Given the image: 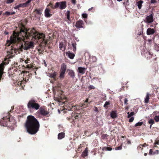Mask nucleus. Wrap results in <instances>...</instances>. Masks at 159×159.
<instances>
[{"label": "nucleus", "mask_w": 159, "mask_h": 159, "mask_svg": "<svg viewBox=\"0 0 159 159\" xmlns=\"http://www.w3.org/2000/svg\"><path fill=\"white\" fill-rule=\"evenodd\" d=\"M30 36H32L33 38L37 39L41 43H43L45 44L47 43L44 34L39 33L34 28L27 30L23 28L20 29L19 33L14 32L13 35L10 37V40L7 41L6 45L9 46L11 43H15L22 41L24 43L21 46L24 49L27 50L33 48L34 43L33 42L25 41V38L29 39Z\"/></svg>", "instance_id": "f257e3e1"}, {"label": "nucleus", "mask_w": 159, "mask_h": 159, "mask_svg": "<svg viewBox=\"0 0 159 159\" xmlns=\"http://www.w3.org/2000/svg\"><path fill=\"white\" fill-rule=\"evenodd\" d=\"M25 127L27 132L29 134H34L38 131L39 125L36 118L32 116H29L27 117Z\"/></svg>", "instance_id": "f03ea898"}, {"label": "nucleus", "mask_w": 159, "mask_h": 159, "mask_svg": "<svg viewBox=\"0 0 159 159\" xmlns=\"http://www.w3.org/2000/svg\"><path fill=\"white\" fill-rule=\"evenodd\" d=\"M27 106L29 108H32L36 110L39 109L40 107V105L39 104L36 103L35 101L33 100L29 101L28 103Z\"/></svg>", "instance_id": "7ed1b4c3"}, {"label": "nucleus", "mask_w": 159, "mask_h": 159, "mask_svg": "<svg viewBox=\"0 0 159 159\" xmlns=\"http://www.w3.org/2000/svg\"><path fill=\"white\" fill-rule=\"evenodd\" d=\"M66 1L57 2L55 4L54 7H52L53 8H58L60 9H65L66 7Z\"/></svg>", "instance_id": "20e7f679"}, {"label": "nucleus", "mask_w": 159, "mask_h": 159, "mask_svg": "<svg viewBox=\"0 0 159 159\" xmlns=\"http://www.w3.org/2000/svg\"><path fill=\"white\" fill-rule=\"evenodd\" d=\"M66 69V66L64 63L62 64L61 66L59 77L61 79L64 78L65 76V74Z\"/></svg>", "instance_id": "39448f33"}, {"label": "nucleus", "mask_w": 159, "mask_h": 159, "mask_svg": "<svg viewBox=\"0 0 159 159\" xmlns=\"http://www.w3.org/2000/svg\"><path fill=\"white\" fill-rule=\"evenodd\" d=\"M144 21L145 23L148 24L151 23L153 21V16L152 14L146 17Z\"/></svg>", "instance_id": "423d86ee"}, {"label": "nucleus", "mask_w": 159, "mask_h": 159, "mask_svg": "<svg viewBox=\"0 0 159 159\" xmlns=\"http://www.w3.org/2000/svg\"><path fill=\"white\" fill-rule=\"evenodd\" d=\"M155 31L156 30L154 29L149 28L147 30V34L148 35L153 34L154 33Z\"/></svg>", "instance_id": "0eeeda50"}, {"label": "nucleus", "mask_w": 159, "mask_h": 159, "mask_svg": "<svg viewBox=\"0 0 159 159\" xmlns=\"http://www.w3.org/2000/svg\"><path fill=\"white\" fill-rule=\"evenodd\" d=\"M50 10L48 8H47L45 10V16L47 17H49L52 15V14L50 13Z\"/></svg>", "instance_id": "6e6552de"}, {"label": "nucleus", "mask_w": 159, "mask_h": 159, "mask_svg": "<svg viewBox=\"0 0 159 159\" xmlns=\"http://www.w3.org/2000/svg\"><path fill=\"white\" fill-rule=\"evenodd\" d=\"M78 72L81 74H84L86 70V68L81 67H79L78 69Z\"/></svg>", "instance_id": "1a4fd4ad"}, {"label": "nucleus", "mask_w": 159, "mask_h": 159, "mask_svg": "<svg viewBox=\"0 0 159 159\" xmlns=\"http://www.w3.org/2000/svg\"><path fill=\"white\" fill-rule=\"evenodd\" d=\"M5 63H2L0 65V80L3 74V71L4 67V65Z\"/></svg>", "instance_id": "9d476101"}, {"label": "nucleus", "mask_w": 159, "mask_h": 159, "mask_svg": "<svg viewBox=\"0 0 159 159\" xmlns=\"http://www.w3.org/2000/svg\"><path fill=\"white\" fill-rule=\"evenodd\" d=\"M66 54L68 57H69L70 58L72 59H73L75 56L74 54L71 52L69 51L66 52Z\"/></svg>", "instance_id": "9b49d317"}, {"label": "nucleus", "mask_w": 159, "mask_h": 159, "mask_svg": "<svg viewBox=\"0 0 159 159\" xmlns=\"http://www.w3.org/2000/svg\"><path fill=\"white\" fill-rule=\"evenodd\" d=\"M83 22L82 20H80L79 21H78L76 22L75 26L78 28L83 27Z\"/></svg>", "instance_id": "f8f14e48"}, {"label": "nucleus", "mask_w": 159, "mask_h": 159, "mask_svg": "<svg viewBox=\"0 0 159 159\" xmlns=\"http://www.w3.org/2000/svg\"><path fill=\"white\" fill-rule=\"evenodd\" d=\"M57 73L56 72H54L53 73L48 74V75L49 77L52 78L54 80H55L56 76L57 75Z\"/></svg>", "instance_id": "ddd939ff"}, {"label": "nucleus", "mask_w": 159, "mask_h": 159, "mask_svg": "<svg viewBox=\"0 0 159 159\" xmlns=\"http://www.w3.org/2000/svg\"><path fill=\"white\" fill-rule=\"evenodd\" d=\"M68 75L72 78H74L75 76V73L72 70H69Z\"/></svg>", "instance_id": "4468645a"}, {"label": "nucleus", "mask_w": 159, "mask_h": 159, "mask_svg": "<svg viewBox=\"0 0 159 159\" xmlns=\"http://www.w3.org/2000/svg\"><path fill=\"white\" fill-rule=\"evenodd\" d=\"M40 113L43 115L46 116L48 114V113L45 110L43 109H40Z\"/></svg>", "instance_id": "2eb2a0df"}, {"label": "nucleus", "mask_w": 159, "mask_h": 159, "mask_svg": "<svg viewBox=\"0 0 159 159\" xmlns=\"http://www.w3.org/2000/svg\"><path fill=\"white\" fill-rule=\"evenodd\" d=\"M111 117L112 118H114L116 117L117 114L116 111H112L111 113Z\"/></svg>", "instance_id": "dca6fc26"}, {"label": "nucleus", "mask_w": 159, "mask_h": 159, "mask_svg": "<svg viewBox=\"0 0 159 159\" xmlns=\"http://www.w3.org/2000/svg\"><path fill=\"white\" fill-rule=\"evenodd\" d=\"M143 2L141 0H140L137 2V6L139 9H141L142 6V4Z\"/></svg>", "instance_id": "f3484780"}, {"label": "nucleus", "mask_w": 159, "mask_h": 159, "mask_svg": "<svg viewBox=\"0 0 159 159\" xmlns=\"http://www.w3.org/2000/svg\"><path fill=\"white\" fill-rule=\"evenodd\" d=\"M65 136V133H61L58 134V138L59 139H61L63 138Z\"/></svg>", "instance_id": "a211bd4d"}, {"label": "nucleus", "mask_w": 159, "mask_h": 159, "mask_svg": "<svg viewBox=\"0 0 159 159\" xmlns=\"http://www.w3.org/2000/svg\"><path fill=\"white\" fill-rule=\"evenodd\" d=\"M149 93H147L146 97L145 98L144 100L145 102L146 103H148V102L149 100Z\"/></svg>", "instance_id": "6ab92c4d"}, {"label": "nucleus", "mask_w": 159, "mask_h": 159, "mask_svg": "<svg viewBox=\"0 0 159 159\" xmlns=\"http://www.w3.org/2000/svg\"><path fill=\"white\" fill-rule=\"evenodd\" d=\"M88 150L87 148H86L85 150L83 152L82 156L83 157H85L87 156Z\"/></svg>", "instance_id": "aec40b11"}, {"label": "nucleus", "mask_w": 159, "mask_h": 159, "mask_svg": "<svg viewBox=\"0 0 159 159\" xmlns=\"http://www.w3.org/2000/svg\"><path fill=\"white\" fill-rule=\"evenodd\" d=\"M25 4H19V5L15 6L14 7V9H17L18 8H19L20 7H25Z\"/></svg>", "instance_id": "412c9836"}, {"label": "nucleus", "mask_w": 159, "mask_h": 159, "mask_svg": "<svg viewBox=\"0 0 159 159\" xmlns=\"http://www.w3.org/2000/svg\"><path fill=\"white\" fill-rule=\"evenodd\" d=\"M70 12L69 11H67L66 13V16H67V19L69 21H68V23H70Z\"/></svg>", "instance_id": "4be33fe9"}, {"label": "nucleus", "mask_w": 159, "mask_h": 159, "mask_svg": "<svg viewBox=\"0 0 159 159\" xmlns=\"http://www.w3.org/2000/svg\"><path fill=\"white\" fill-rule=\"evenodd\" d=\"M127 113L128 114V118L131 117L134 114V112H131L130 113L129 112H128Z\"/></svg>", "instance_id": "5701e85b"}, {"label": "nucleus", "mask_w": 159, "mask_h": 159, "mask_svg": "<svg viewBox=\"0 0 159 159\" xmlns=\"http://www.w3.org/2000/svg\"><path fill=\"white\" fill-rule=\"evenodd\" d=\"M148 123L151 125H152L154 123V120L152 119H150L148 121Z\"/></svg>", "instance_id": "b1692460"}, {"label": "nucleus", "mask_w": 159, "mask_h": 159, "mask_svg": "<svg viewBox=\"0 0 159 159\" xmlns=\"http://www.w3.org/2000/svg\"><path fill=\"white\" fill-rule=\"evenodd\" d=\"M154 120L156 122L159 121V116H155L154 118Z\"/></svg>", "instance_id": "393cba45"}, {"label": "nucleus", "mask_w": 159, "mask_h": 159, "mask_svg": "<svg viewBox=\"0 0 159 159\" xmlns=\"http://www.w3.org/2000/svg\"><path fill=\"white\" fill-rule=\"evenodd\" d=\"M143 124V123L142 122H139L137 123L135 125V126H141V125Z\"/></svg>", "instance_id": "a878e982"}, {"label": "nucleus", "mask_w": 159, "mask_h": 159, "mask_svg": "<svg viewBox=\"0 0 159 159\" xmlns=\"http://www.w3.org/2000/svg\"><path fill=\"white\" fill-rule=\"evenodd\" d=\"M15 0H7L6 1L7 4H10L14 2Z\"/></svg>", "instance_id": "bb28decb"}, {"label": "nucleus", "mask_w": 159, "mask_h": 159, "mask_svg": "<svg viewBox=\"0 0 159 159\" xmlns=\"http://www.w3.org/2000/svg\"><path fill=\"white\" fill-rule=\"evenodd\" d=\"M63 47V43H60L59 45V47L60 48V49H61Z\"/></svg>", "instance_id": "cd10ccee"}, {"label": "nucleus", "mask_w": 159, "mask_h": 159, "mask_svg": "<svg viewBox=\"0 0 159 159\" xmlns=\"http://www.w3.org/2000/svg\"><path fill=\"white\" fill-rule=\"evenodd\" d=\"M4 14L6 15L7 16H9L11 15V12L9 11H6Z\"/></svg>", "instance_id": "c85d7f7f"}, {"label": "nucleus", "mask_w": 159, "mask_h": 159, "mask_svg": "<svg viewBox=\"0 0 159 159\" xmlns=\"http://www.w3.org/2000/svg\"><path fill=\"white\" fill-rule=\"evenodd\" d=\"M122 147L121 146H120L119 147L116 148L115 150H121L122 149Z\"/></svg>", "instance_id": "c756f323"}, {"label": "nucleus", "mask_w": 159, "mask_h": 159, "mask_svg": "<svg viewBox=\"0 0 159 159\" xmlns=\"http://www.w3.org/2000/svg\"><path fill=\"white\" fill-rule=\"evenodd\" d=\"M110 104V103L108 102H106L104 105V107H106L107 105H109Z\"/></svg>", "instance_id": "7c9ffc66"}, {"label": "nucleus", "mask_w": 159, "mask_h": 159, "mask_svg": "<svg viewBox=\"0 0 159 159\" xmlns=\"http://www.w3.org/2000/svg\"><path fill=\"white\" fill-rule=\"evenodd\" d=\"M82 16V17L84 18H86L87 17V15L85 13L83 14Z\"/></svg>", "instance_id": "2f4dec72"}, {"label": "nucleus", "mask_w": 159, "mask_h": 159, "mask_svg": "<svg viewBox=\"0 0 159 159\" xmlns=\"http://www.w3.org/2000/svg\"><path fill=\"white\" fill-rule=\"evenodd\" d=\"M134 120V117H132L130 118L129 120V122H132Z\"/></svg>", "instance_id": "473e14b6"}, {"label": "nucleus", "mask_w": 159, "mask_h": 159, "mask_svg": "<svg viewBox=\"0 0 159 159\" xmlns=\"http://www.w3.org/2000/svg\"><path fill=\"white\" fill-rule=\"evenodd\" d=\"M73 47V51H75L76 50V46L74 44H72Z\"/></svg>", "instance_id": "72a5a7b5"}, {"label": "nucleus", "mask_w": 159, "mask_h": 159, "mask_svg": "<svg viewBox=\"0 0 159 159\" xmlns=\"http://www.w3.org/2000/svg\"><path fill=\"white\" fill-rule=\"evenodd\" d=\"M50 6L51 7L52 9H55V8H53V7H54L53 6V5H52V4L51 3H50L47 6V7H48V6Z\"/></svg>", "instance_id": "f704fd0d"}, {"label": "nucleus", "mask_w": 159, "mask_h": 159, "mask_svg": "<svg viewBox=\"0 0 159 159\" xmlns=\"http://www.w3.org/2000/svg\"><path fill=\"white\" fill-rule=\"evenodd\" d=\"M128 101V100L127 98H125L124 101V103L125 104H127V102Z\"/></svg>", "instance_id": "c9c22d12"}, {"label": "nucleus", "mask_w": 159, "mask_h": 159, "mask_svg": "<svg viewBox=\"0 0 159 159\" xmlns=\"http://www.w3.org/2000/svg\"><path fill=\"white\" fill-rule=\"evenodd\" d=\"M88 99H87L84 102V103H86V102H87L88 101ZM85 103H84V104H83L82 106H81V107H83L84 105H85Z\"/></svg>", "instance_id": "e433bc0d"}, {"label": "nucleus", "mask_w": 159, "mask_h": 159, "mask_svg": "<svg viewBox=\"0 0 159 159\" xmlns=\"http://www.w3.org/2000/svg\"><path fill=\"white\" fill-rule=\"evenodd\" d=\"M107 150L110 151L112 150V148H111L107 147Z\"/></svg>", "instance_id": "4c0bfd02"}, {"label": "nucleus", "mask_w": 159, "mask_h": 159, "mask_svg": "<svg viewBox=\"0 0 159 159\" xmlns=\"http://www.w3.org/2000/svg\"><path fill=\"white\" fill-rule=\"evenodd\" d=\"M92 58L93 59V61H96V57H95V56H94V57H92Z\"/></svg>", "instance_id": "58836bf2"}, {"label": "nucleus", "mask_w": 159, "mask_h": 159, "mask_svg": "<svg viewBox=\"0 0 159 159\" xmlns=\"http://www.w3.org/2000/svg\"><path fill=\"white\" fill-rule=\"evenodd\" d=\"M29 61H30L29 60H25V62L27 64V63H29Z\"/></svg>", "instance_id": "ea45409f"}, {"label": "nucleus", "mask_w": 159, "mask_h": 159, "mask_svg": "<svg viewBox=\"0 0 159 159\" xmlns=\"http://www.w3.org/2000/svg\"><path fill=\"white\" fill-rule=\"evenodd\" d=\"M154 144L155 145H156V144H157V145H159V140L158 141H157V142H155L154 143Z\"/></svg>", "instance_id": "a19ab883"}, {"label": "nucleus", "mask_w": 159, "mask_h": 159, "mask_svg": "<svg viewBox=\"0 0 159 159\" xmlns=\"http://www.w3.org/2000/svg\"><path fill=\"white\" fill-rule=\"evenodd\" d=\"M155 2V0H151V3H154Z\"/></svg>", "instance_id": "79ce46f5"}, {"label": "nucleus", "mask_w": 159, "mask_h": 159, "mask_svg": "<svg viewBox=\"0 0 159 159\" xmlns=\"http://www.w3.org/2000/svg\"><path fill=\"white\" fill-rule=\"evenodd\" d=\"M72 2L74 4H75L76 2V0H72Z\"/></svg>", "instance_id": "37998d69"}, {"label": "nucleus", "mask_w": 159, "mask_h": 159, "mask_svg": "<svg viewBox=\"0 0 159 159\" xmlns=\"http://www.w3.org/2000/svg\"><path fill=\"white\" fill-rule=\"evenodd\" d=\"M35 11L36 12L38 13H40L39 11V10H36Z\"/></svg>", "instance_id": "c03bdc74"}, {"label": "nucleus", "mask_w": 159, "mask_h": 159, "mask_svg": "<svg viewBox=\"0 0 159 159\" xmlns=\"http://www.w3.org/2000/svg\"><path fill=\"white\" fill-rule=\"evenodd\" d=\"M44 65L45 66L47 67V65L46 64V62L44 61Z\"/></svg>", "instance_id": "a18cd8bd"}, {"label": "nucleus", "mask_w": 159, "mask_h": 159, "mask_svg": "<svg viewBox=\"0 0 159 159\" xmlns=\"http://www.w3.org/2000/svg\"><path fill=\"white\" fill-rule=\"evenodd\" d=\"M15 13V12L14 11L12 12H11V15L14 14Z\"/></svg>", "instance_id": "49530a36"}, {"label": "nucleus", "mask_w": 159, "mask_h": 159, "mask_svg": "<svg viewBox=\"0 0 159 159\" xmlns=\"http://www.w3.org/2000/svg\"><path fill=\"white\" fill-rule=\"evenodd\" d=\"M5 33L6 34H8V33L7 32H6V31L5 32Z\"/></svg>", "instance_id": "de8ad7c7"}, {"label": "nucleus", "mask_w": 159, "mask_h": 159, "mask_svg": "<svg viewBox=\"0 0 159 159\" xmlns=\"http://www.w3.org/2000/svg\"><path fill=\"white\" fill-rule=\"evenodd\" d=\"M55 88H53V91L54 92H55Z\"/></svg>", "instance_id": "09e8293b"}, {"label": "nucleus", "mask_w": 159, "mask_h": 159, "mask_svg": "<svg viewBox=\"0 0 159 159\" xmlns=\"http://www.w3.org/2000/svg\"><path fill=\"white\" fill-rule=\"evenodd\" d=\"M152 150V149H150V152H149V153H151V152Z\"/></svg>", "instance_id": "8fccbe9b"}, {"label": "nucleus", "mask_w": 159, "mask_h": 159, "mask_svg": "<svg viewBox=\"0 0 159 159\" xmlns=\"http://www.w3.org/2000/svg\"><path fill=\"white\" fill-rule=\"evenodd\" d=\"M147 153H144V156H147Z\"/></svg>", "instance_id": "3c124183"}, {"label": "nucleus", "mask_w": 159, "mask_h": 159, "mask_svg": "<svg viewBox=\"0 0 159 159\" xmlns=\"http://www.w3.org/2000/svg\"><path fill=\"white\" fill-rule=\"evenodd\" d=\"M122 0H117V1L118 2L121 1Z\"/></svg>", "instance_id": "603ef678"}, {"label": "nucleus", "mask_w": 159, "mask_h": 159, "mask_svg": "<svg viewBox=\"0 0 159 159\" xmlns=\"http://www.w3.org/2000/svg\"><path fill=\"white\" fill-rule=\"evenodd\" d=\"M2 11H0V15L2 14Z\"/></svg>", "instance_id": "864d4df0"}, {"label": "nucleus", "mask_w": 159, "mask_h": 159, "mask_svg": "<svg viewBox=\"0 0 159 159\" xmlns=\"http://www.w3.org/2000/svg\"><path fill=\"white\" fill-rule=\"evenodd\" d=\"M91 9H92L91 8H89V11H90L91 10Z\"/></svg>", "instance_id": "5fc2aeb1"}, {"label": "nucleus", "mask_w": 159, "mask_h": 159, "mask_svg": "<svg viewBox=\"0 0 159 159\" xmlns=\"http://www.w3.org/2000/svg\"><path fill=\"white\" fill-rule=\"evenodd\" d=\"M128 143H130V142L129 141H128Z\"/></svg>", "instance_id": "6e6d98bb"}, {"label": "nucleus", "mask_w": 159, "mask_h": 159, "mask_svg": "<svg viewBox=\"0 0 159 159\" xmlns=\"http://www.w3.org/2000/svg\"><path fill=\"white\" fill-rule=\"evenodd\" d=\"M156 111H155L153 112V113L154 114H155V113H156Z\"/></svg>", "instance_id": "4d7b16f0"}, {"label": "nucleus", "mask_w": 159, "mask_h": 159, "mask_svg": "<svg viewBox=\"0 0 159 159\" xmlns=\"http://www.w3.org/2000/svg\"><path fill=\"white\" fill-rule=\"evenodd\" d=\"M152 125H150V128H151V127H152Z\"/></svg>", "instance_id": "13d9d810"}, {"label": "nucleus", "mask_w": 159, "mask_h": 159, "mask_svg": "<svg viewBox=\"0 0 159 159\" xmlns=\"http://www.w3.org/2000/svg\"><path fill=\"white\" fill-rule=\"evenodd\" d=\"M27 66V67L28 68H29V66Z\"/></svg>", "instance_id": "bf43d9fd"}, {"label": "nucleus", "mask_w": 159, "mask_h": 159, "mask_svg": "<svg viewBox=\"0 0 159 159\" xmlns=\"http://www.w3.org/2000/svg\"><path fill=\"white\" fill-rule=\"evenodd\" d=\"M91 59H92V58L90 57V60H91Z\"/></svg>", "instance_id": "052dcab7"}]
</instances>
